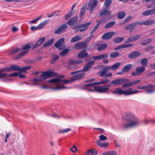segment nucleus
<instances>
[{
  "mask_svg": "<svg viewBox=\"0 0 155 155\" xmlns=\"http://www.w3.org/2000/svg\"><path fill=\"white\" fill-rule=\"evenodd\" d=\"M140 81V80H139L130 82V80L129 79L126 78H121L113 80L109 84L106 86H95L94 87V91L99 93H103L108 91L109 90L108 87L112 86V85L114 86H117L123 83H126L122 85V87H127L138 84Z\"/></svg>",
  "mask_w": 155,
  "mask_h": 155,
  "instance_id": "1",
  "label": "nucleus"
},
{
  "mask_svg": "<svg viewBox=\"0 0 155 155\" xmlns=\"http://www.w3.org/2000/svg\"><path fill=\"white\" fill-rule=\"evenodd\" d=\"M61 78H54L48 81V82L50 83V85L53 87L52 89L55 90H59L68 88L64 86L65 84H68L75 81L80 80L81 78H71V79L61 81Z\"/></svg>",
  "mask_w": 155,
  "mask_h": 155,
  "instance_id": "2",
  "label": "nucleus"
},
{
  "mask_svg": "<svg viewBox=\"0 0 155 155\" xmlns=\"http://www.w3.org/2000/svg\"><path fill=\"white\" fill-rule=\"evenodd\" d=\"M98 3V0H90L88 4L87 3L84 4L81 8L79 17L81 18L83 16L85 12L86 9L87 5V10H88L89 13H92Z\"/></svg>",
  "mask_w": 155,
  "mask_h": 155,
  "instance_id": "3",
  "label": "nucleus"
},
{
  "mask_svg": "<svg viewBox=\"0 0 155 155\" xmlns=\"http://www.w3.org/2000/svg\"><path fill=\"white\" fill-rule=\"evenodd\" d=\"M121 63L120 62H118L113 64L111 66H107L103 68L102 71H100L98 73L101 77H110L112 76V74L111 72H109L107 73V71L110 70L111 71L116 70L118 69L120 66Z\"/></svg>",
  "mask_w": 155,
  "mask_h": 155,
  "instance_id": "4",
  "label": "nucleus"
},
{
  "mask_svg": "<svg viewBox=\"0 0 155 155\" xmlns=\"http://www.w3.org/2000/svg\"><path fill=\"white\" fill-rule=\"evenodd\" d=\"M139 123L137 118L134 117L129 120L127 123L124 124L122 126L124 129H127L136 126L139 124Z\"/></svg>",
  "mask_w": 155,
  "mask_h": 155,
  "instance_id": "5",
  "label": "nucleus"
},
{
  "mask_svg": "<svg viewBox=\"0 0 155 155\" xmlns=\"http://www.w3.org/2000/svg\"><path fill=\"white\" fill-rule=\"evenodd\" d=\"M56 77V78H64L62 75H58V73L55 72L54 70L52 69L48 70L45 72H42L40 75V78H48Z\"/></svg>",
  "mask_w": 155,
  "mask_h": 155,
  "instance_id": "6",
  "label": "nucleus"
},
{
  "mask_svg": "<svg viewBox=\"0 0 155 155\" xmlns=\"http://www.w3.org/2000/svg\"><path fill=\"white\" fill-rule=\"evenodd\" d=\"M94 80V79H90L85 81V83H88L84 85L83 87H92L96 85L103 84L104 83H107L110 81L109 79H107L99 82L92 83V82Z\"/></svg>",
  "mask_w": 155,
  "mask_h": 155,
  "instance_id": "7",
  "label": "nucleus"
},
{
  "mask_svg": "<svg viewBox=\"0 0 155 155\" xmlns=\"http://www.w3.org/2000/svg\"><path fill=\"white\" fill-rule=\"evenodd\" d=\"M154 87V85L148 84L142 87L140 86H138L137 88L139 89H145L146 90V93L150 94L153 93L154 91V90L153 88Z\"/></svg>",
  "mask_w": 155,
  "mask_h": 155,
  "instance_id": "8",
  "label": "nucleus"
},
{
  "mask_svg": "<svg viewBox=\"0 0 155 155\" xmlns=\"http://www.w3.org/2000/svg\"><path fill=\"white\" fill-rule=\"evenodd\" d=\"M65 39L64 38H62L58 40L55 44L54 46L60 50H61L65 47V45L64 46L63 43Z\"/></svg>",
  "mask_w": 155,
  "mask_h": 155,
  "instance_id": "9",
  "label": "nucleus"
},
{
  "mask_svg": "<svg viewBox=\"0 0 155 155\" xmlns=\"http://www.w3.org/2000/svg\"><path fill=\"white\" fill-rule=\"evenodd\" d=\"M47 78H34L32 81H31V83H27L29 84H33L34 85H38L42 84L44 80H46Z\"/></svg>",
  "mask_w": 155,
  "mask_h": 155,
  "instance_id": "10",
  "label": "nucleus"
},
{
  "mask_svg": "<svg viewBox=\"0 0 155 155\" xmlns=\"http://www.w3.org/2000/svg\"><path fill=\"white\" fill-rule=\"evenodd\" d=\"M145 70V68L143 67H137L136 69V71L132 72L131 75L134 76L139 75L143 72Z\"/></svg>",
  "mask_w": 155,
  "mask_h": 155,
  "instance_id": "11",
  "label": "nucleus"
},
{
  "mask_svg": "<svg viewBox=\"0 0 155 155\" xmlns=\"http://www.w3.org/2000/svg\"><path fill=\"white\" fill-rule=\"evenodd\" d=\"M87 47V44L85 42H79L75 44L74 45V48L76 49H84Z\"/></svg>",
  "mask_w": 155,
  "mask_h": 155,
  "instance_id": "12",
  "label": "nucleus"
},
{
  "mask_svg": "<svg viewBox=\"0 0 155 155\" xmlns=\"http://www.w3.org/2000/svg\"><path fill=\"white\" fill-rule=\"evenodd\" d=\"M31 68L30 66H27L22 68H20V69L18 71L20 74L19 78H25V76L23 74L25 73L27 70Z\"/></svg>",
  "mask_w": 155,
  "mask_h": 155,
  "instance_id": "13",
  "label": "nucleus"
},
{
  "mask_svg": "<svg viewBox=\"0 0 155 155\" xmlns=\"http://www.w3.org/2000/svg\"><path fill=\"white\" fill-rule=\"evenodd\" d=\"M68 28V26L66 24H64L60 26L54 31L55 34H58L61 32H63Z\"/></svg>",
  "mask_w": 155,
  "mask_h": 155,
  "instance_id": "14",
  "label": "nucleus"
},
{
  "mask_svg": "<svg viewBox=\"0 0 155 155\" xmlns=\"http://www.w3.org/2000/svg\"><path fill=\"white\" fill-rule=\"evenodd\" d=\"M95 61H91L87 63L86 65H85L83 68V71L86 72L89 71L91 68L94 64Z\"/></svg>",
  "mask_w": 155,
  "mask_h": 155,
  "instance_id": "15",
  "label": "nucleus"
},
{
  "mask_svg": "<svg viewBox=\"0 0 155 155\" xmlns=\"http://www.w3.org/2000/svg\"><path fill=\"white\" fill-rule=\"evenodd\" d=\"M140 22H136L127 25L124 28L125 30H131L135 28L137 25H140Z\"/></svg>",
  "mask_w": 155,
  "mask_h": 155,
  "instance_id": "16",
  "label": "nucleus"
},
{
  "mask_svg": "<svg viewBox=\"0 0 155 155\" xmlns=\"http://www.w3.org/2000/svg\"><path fill=\"white\" fill-rule=\"evenodd\" d=\"M142 36V35L140 34H138L136 36H132L130 37L125 41V43H128L131 42L135 41L138 39L140 38V37Z\"/></svg>",
  "mask_w": 155,
  "mask_h": 155,
  "instance_id": "17",
  "label": "nucleus"
},
{
  "mask_svg": "<svg viewBox=\"0 0 155 155\" xmlns=\"http://www.w3.org/2000/svg\"><path fill=\"white\" fill-rule=\"evenodd\" d=\"M155 23V20L147 19L140 22V25H144L146 26H149L154 24Z\"/></svg>",
  "mask_w": 155,
  "mask_h": 155,
  "instance_id": "18",
  "label": "nucleus"
},
{
  "mask_svg": "<svg viewBox=\"0 0 155 155\" xmlns=\"http://www.w3.org/2000/svg\"><path fill=\"white\" fill-rule=\"evenodd\" d=\"M91 24V23L89 22L80 25L79 27L81 28L79 30V31L82 32L86 30L88 28L89 26Z\"/></svg>",
  "mask_w": 155,
  "mask_h": 155,
  "instance_id": "19",
  "label": "nucleus"
},
{
  "mask_svg": "<svg viewBox=\"0 0 155 155\" xmlns=\"http://www.w3.org/2000/svg\"><path fill=\"white\" fill-rule=\"evenodd\" d=\"M114 34L113 31L108 32L104 34L102 36V39L103 40H108L111 38Z\"/></svg>",
  "mask_w": 155,
  "mask_h": 155,
  "instance_id": "20",
  "label": "nucleus"
},
{
  "mask_svg": "<svg viewBox=\"0 0 155 155\" xmlns=\"http://www.w3.org/2000/svg\"><path fill=\"white\" fill-rule=\"evenodd\" d=\"M140 54L137 51H135L129 54L128 57L129 58L131 59H134L138 57Z\"/></svg>",
  "mask_w": 155,
  "mask_h": 155,
  "instance_id": "21",
  "label": "nucleus"
},
{
  "mask_svg": "<svg viewBox=\"0 0 155 155\" xmlns=\"http://www.w3.org/2000/svg\"><path fill=\"white\" fill-rule=\"evenodd\" d=\"M78 18V17L77 16L71 18L67 21L68 25H71L76 24V23H75Z\"/></svg>",
  "mask_w": 155,
  "mask_h": 155,
  "instance_id": "22",
  "label": "nucleus"
},
{
  "mask_svg": "<svg viewBox=\"0 0 155 155\" xmlns=\"http://www.w3.org/2000/svg\"><path fill=\"white\" fill-rule=\"evenodd\" d=\"M111 13L110 11L107 10L106 8H104L100 12L99 17H101V16L105 15L106 16H109Z\"/></svg>",
  "mask_w": 155,
  "mask_h": 155,
  "instance_id": "23",
  "label": "nucleus"
},
{
  "mask_svg": "<svg viewBox=\"0 0 155 155\" xmlns=\"http://www.w3.org/2000/svg\"><path fill=\"white\" fill-rule=\"evenodd\" d=\"M88 55V54L86 51L83 50L79 52L78 54V57L79 58H84Z\"/></svg>",
  "mask_w": 155,
  "mask_h": 155,
  "instance_id": "24",
  "label": "nucleus"
},
{
  "mask_svg": "<svg viewBox=\"0 0 155 155\" xmlns=\"http://www.w3.org/2000/svg\"><path fill=\"white\" fill-rule=\"evenodd\" d=\"M142 14L144 16H149L155 14V10L151 9L147 10L142 13Z\"/></svg>",
  "mask_w": 155,
  "mask_h": 155,
  "instance_id": "25",
  "label": "nucleus"
},
{
  "mask_svg": "<svg viewBox=\"0 0 155 155\" xmlns=\"http://www.w3.org/2000/svg\"><path fill=\"white\" fill-rule=\"evenodd\" d=\"M45 40V38L43 37L41 38L38 40L36 44L34 45V47L32 48V49H34L37 48L40 45L42 44Z\"/></svg>",
  "mask_w": 155,
  "mask_h": 155,
  "instance_id": "26",
  "label": "nucleus"
},
{
  "mask_svg": "<svg viewBox=\"0 0 155 155\" xmlns=\"http://www.w3.org/2000/svg\"><path fill=\"white\" fill-rule=\"evenodd\" d=\"M97 146L99 147L104 148H107L108 147L109 143H102L100 140H97L96 142Z\"/></svg>",
  "mask_w": 155,
  "mask_h": 155,
  "instance_id": "27",
  "label": "nucleus"
},
{
  "mask_svg": "<svg viewBox=\"0 0 155 155\" xmlns=\"http://www.w3.org/2000/svg\"><path fill=\"white\" fill-rule=\"evenodd\" d=\"M9 70L7 68L1 69L0 70V77H7L8 74L6 73Z\"/></svg>",
  "mask_w": 155,
  "mask_h": 155,
  "instance_id": "28",
  "label": "nucleus"
},
{
  "mask_svg": "<svg viewBox=\"0 0 155 155\" xmlns=\"http://www.w3.org/2000/svg\"><path fill=\"white\" fill-rule=\"evenodd\" d=\"M132 67V65L131 64H129L124 66L123 68L122 69L123 71H124L125 73L127 72L131 69Z\"/></svg>",
  "mask_w": 155,
  "mask_h": 155,
  "instance_id": "29",
  "label": "nucleus"
},
{
  "mask_svg": "<svg viewBox=\"0 0 155 155\" xmlns=\"http://www.w3.org/2000/svg\"><path fill=\"white\" fill-rule=\"evenodd\" d=\"M92 153L96 155L97 153V150L94 148H92L87 150L85 153V155H87L89 154Z\"/></svg>",
  "mask_w": 155,
  "mask_h": 155,
  "instance_id": "30",
  "label": "nucleus"
},
{
  "mask_svg": "<svg viewBox=\"0 0 155 155\" xmlns=\"http://www.w3.org/2000/svg\"><path fill=\"white\" fill-rule=\"evenodd\" d=\"M107 18H103L97 21V24L96 25L94 28L97 29L99 27V26L101 23H103L107 21Z\"/></svg>",
  "mask_w": 155,
  "mask_h": 155,
  "instance_id": "31",
  "label": "nucleus"
},
{
  "mask_svg": "<svg viewBox=\"0 0 155 155\" xmlns=\"http://www.w3.org/2000/svg\"><path fill=\"white\" fill-rule=\"evenodd\" d=\"M54 40L55 39L54 38H52L50 39L43 45V47L45 48L51 45Z\"/></svg>",
  "mask_w": 155,
  "mask_h": 155,
  "instance_id": "32",
  "label": "nucleus"
},
{
  "mask_svg": "<svg viewBox=\"0 0 155 155\" xmlns=\"http://www.w3.org/2000/svg\"><path fill=\"white\" fill-rule=\"evenodd\" d=\"M132 16L130 15L125 18L122 22L119 24L120 25H125L126 23L130 21L132 19Z\"/></svg>",
  "mask_w": 155,
  "mask_h": 155,
  "instance_id": "33",
  "label": "nucleus"
},
{
  "mask_svg": "<svg viewBox=\"0 0 155 155\" xmlns=\"http://www.w3.org/2000/svg\"><path fill=\"white\" fill-rule=\"evenodd\" d=\"M9 70H8V72H9L11 70H12L13 71H18L20 69V68L19 66L16 65H13L11 66L10 68H7Z\"/></svg>",
  "mask_w": 155,
  "mask_h": 155,
  "instance_id": "34",
  "label": "nucleus"
},
{
  "mask_svg": "<svg viewBox=\"0 0 155 155\" xmlns=\"http://www.w3.org/2000/svg\"><path fill=\"white\" fill-rule=\"evenodd\" d=\"M152 41V39L148 38L142 41L140 43V44L143 46H146L150 43Z\"/></svg>",
  "mask_w": 155,
  "mask_h": 155,
  "instance_id": "35",
  "label": "nucleus"
},
{
  "mask_svg": "<svg viewBox=\"0 0 155 155\" xmlns=\"http://www.w3.org/2000/svg\"><path fill=\"white\" fill-rule=\"evenodd\" d=\"M107 46V44H103L98 46L97 50L99 51H101L104 50Z\"/></svg>",
  "mask_w": 155,
  "mask_h": 155,
  "instance_id": "36",
  "label": "nucleus"
},
{
  "mask_svg": "<svg viewBox=\"0 0 155 155\" xmlns=\"http://www.w3.org/2000/svg\"><path fill=\"white\" fill-rule=\"evenodd\" d=\"M75 12H72L71 11H69L67 14L64 17V20H66L71 17L74 13Z\"/></svg>",
  "mask_w": 155,
  "mask_h": 155,
  "instance_id": "37",
  "label": "nucleus"
},
{
  "mask_svg": "<svg viewBox=\"0 0 155 155\" xmlns=\"http://www.w3.org/2000/svg\"><path fill=\"white\" fill-rule=\"evenodd\" d=\"M28 51H24L22 52L21 53L18 54L16 57L15 58V59H20L23 56H24L27 53Z\"/></svg>",
  "mask_w": 155,
  "mask_h": 155,
  "instance_id": "38",
  "label": "nucleus"
},
{
  "mask_svg": "<svg viewBox=\"0 0 155 155\" xmlns=\"http://www.w3.org/2000/svg\"><path fill=\"white\" fill-rule=\"evenodd\" d=\"M82 38L80 37L79 35H77L71 39V42L72 43H74L80 40Z\"/></svg>",
  "mask_w": 155,
  "mask_h": 155,
  "instance_id": "39",
  "label": "nucleus"
},
{
  "mask_svg": "<svg viewBox=\"0 0 155 155\" xmlns=\"http://www.w3.org/2000/svg\"><path fill=\"white\" fill-rule=\"evenodd\" d=\"M49 21V20H45L41 22L38 25V27L39 30L41 29L42 28L46 25Z\"/></svg>",
  "mask_w": 155,
  "mask_h": 155,
  "instance_id": "40",
  "label": "nucleus"
},
{
  "mask_svg": "<svg viewBox=\"0 0 155 155\" xmlns=\"http://www.w3.org/2000/svg\"><path fill=\"white\" fill-rule=\"evenodd\" d=\"M120 55V53L117 51H114L111 53L110 56V58H116L118 57Z\"/></svg>",
  "mask_w": 155,
  "mask_h": 155,
  "instance_id": "41",
  "label": "nucleus"
},
{
  "mask_svg": "<svg viewBox=\"0 0 155 155\" xmlns=\"http://www.w3.org/2000/svg\"><path fill=\"white\" fill-rule=\"evenodd\" d=\"M69 51L68 49H65L60 52L59 53V55L62 57H64L67 55Z\"/></svg>",
  "mask_w": 155,
  "mask_h": 155,
  "instance_id": "42",
  "label": "nucleus"
},
{
  "mask_svg": "<svg viewBox=\"0 0 155 155\" xmlns=\"http://www.w3.org/2000/svg\"><path fill=\"white\" fill-rule=\"evenodd\" d=\"M116 23V22L115 21H110L107 24L104 28L106 29L110 28L115 25Z\"/></svg>",
  "mask_w": 155,
  "mask_h": 155,
  "instance_id": "43",
  "label": "nucleus"
},
{
  "mask_svg": "<svg viewBox=\"0 0 155 155\" xmlns=\"http://www.w3.org/2000/svg\"><path fill=\"white\" fill-rule=\"evenodd\" d=\"M124 39V38L122 37H117L114 38L113 40V41L115 43H118L122 41Z\"/></svg>",
  "mask_w": 155,
  "mask_h": 155,
  "instance_id": "44",
  "label": "nucleus"
},
{
  "mask_svg": "<svg viewBox=\"0 0 155 155\" xmlns=\"http://www.w3.org/2000/svg\"><path fill=\"white\" fill-rule=\"evenodd\" d=\"M126 15L125 13L123 12H120L118 13L117 17L119 19H121L124 18Z\"/></svg>",
  "mask_w": 155,
  "mask_h": 155,
  "instance_id": "45",
  "label": "nucleus"
},
{
  "mask_svg": "<svg viewBox=\"0 0 155 155\" xmlns=\"http://www.w3.org/2000/svg\"><path fill=\"white\" fill-rule=\"evenodd\" d=\"M140 62L142 66H146L148 64V60L147 58H143L141 60Z\"/></svg>",
  "mask_w": 155,
  "mask_h": 155,
  "instance_id": "46",
  "label": "nucleus"
},
{
  "mask_svg": "<svg viewBox=\"0 0 155 155\" xmlns=\"http://www.w3.org/2000/svg\"><path fill=\"white\" fill-rule=\"evenodd\" d=\"M123 90L119 88H117L113 92L114 94H122Z\"/></svg>",
  "mask_w": 155,
  "mask_h": 155,
  "instance_id": "47",
  "label": "nucleus"
},
{
  "mask_svg": "<svg viewBox=\"0 0 155 155\" xmlns=\"http://www.w3.org/2000/svg\"><path fill=\"white\" fill-rule=\"evenodd\" d=\"M71 130V129L69 128H68L64 130H59L58 132L59 134H64L68 132Z\"/></svg>",
  "mask_w": 155,
  "mask_h": 155,
  "instance_id": "48",
  "label": "nucleus"
},
{
  "mask_svg": "<svg viewBox=\"0 0 155 155\" xmlns=\"http://www.w3.org/2000/svg\"><path fill=\"white\" fill-rule=\"evenodd\" d=\"M59 58L58 55H54L53 56V57L52 59V60L50 62L51 64H53L54 62L57 60Z\"/></svg>",
  "mask_w": 155,
  "mask_h": 155,
  "instance_id": "49",
  "label": "nucleus"
},
{
  "mask_svg": "<svg viewBox=\"0 0 155 155\" xmlns=\"http://www.w3.org/2000/svg\"><path fill=\"white\" fill-rule=\"evenodd\" d=\"M111 0H105L104 3L105 7L107 8L111 4Z\"/></svg>",
  "mask_w": 155,
  "mask_h": 155,
  "instance_id": "50",
  "label": "nucleus"
},
{
  "mask_svg": "<svg viewBox=\"0 0 155 155\" xmlns=\"http://www.w3.org/2000/svg\"><path fill=\"white\" fill-rule=\"evenodd\" d=\"M21 50L18 48H16L13 49L9 53L10 55H12L17 53L19 52Z\"/></svg>",
  "mask_w": 155,
  "mask_h": 155,
  "instance_id": "51",
  "label": "nucleus"
},
{
  "mask_svg": "<svg viewBox=\"0 0 155 155\" xmlns=\"http://www.w3.org/2000/svg\"><path fill=\"white\" fill-rule=\"evenodd\" d=\"M132 90V88H131L128 90H126L123 91L122 94H124L125 95H130V91Z\"/></svg>",
  "mask_w": 155,
  "mask_h": 155,
  "instance_id": "52",
  "label": "nucleus"
},
{
  "mask_svg": "<svg viewBox=\"0 0 155 155\" xmlns=\"http://www.w3.org/2000/svg\"><path fill=\"white\" fill-rule=\"evenodd\" d=\"M20 74L18 72H14L11 74H8L7 77H19Z\"/></svg>",
  "mask_w": 155,
  "mask_h": 155,
  "instance_id": "53",
  "label": "nucleus"
},
{
  "mask_svg": "<svg viewBox=\"0 0 155 155\" xmlns=\"http://www.w3.org/2000/svg\"><path fill=\"white\" fill-rule=\"evenodd\" d=\"M0 80L6 82H10L13 80V78H0Z\"/></svg>",
  "mask_w": 155,
  "mask_h": 155,
  "instance_id": "54",
  "label": "nucleus"
},
{
  "mask_svg": "<svg viewBox=\"0 0 155 155\" xmlns=\"http://www.w3.org/2000/svg\"><path fill=\"white\" fill-rule=\"evenodd\" d=\"M60 11H59L58 12L56 11L55 12L52 13L51 14H47V16L48 17L51 18L54 15H55L56 13L58 12L57 14L55 15V16H58L59 15V13L60 12Z\"/></svg>",
  "mask_w": 155,
  "mask_h": 155,
  "instance_id": "55",
  "label": "nucleus"
},
{
  "mask_svg": "<svg viewBox=\"0 0 155 155\" xmlns=\"http://www.w3.org/2000/svg\"><path fill=\"white\" fill-rule=\"evenodd\" d=\"M144 123L146 124H147L149 123H151L153 122H154L155 123V120L154 119H148V120H145L144 121Z\"/></svg>",
  "mask_w": 155,
  "mask_h": 155,
  "instance_id": "56",
  "label": "nucleus"
},
{
  "mask_svg": "<svg viewBox=\"0 0 155 155\" xmlns=\"http://www.w3.org/2000/svg\"><path fill=\"white\" fill-rule=\"evenodd\" d=\"M31 45L29 43H28L26 44L21 49L22 50H26L28 49L31 48Z\"/></svg>",
  "mask_w": 155,
  "mask_h": 155,
  "instance_id": "57",
  "label": "nucleus"
},
{
  "mask_svg": "<svg viewBox=\"0 0 155 155\" xmlns=\"http://www.w3.org/2000/svg\"><path fill=\"white\" fill-rule=\"evenodd\" d=\"M41 17H38L37 19H34V20L30 21H29V23L30 24H34L35 23L36 21L39 20L41 17Z\"/></svg>",
  "mask_w": 155,
  "mask_h": 155,
  "instance_id": "58",
  "label": "nucleus"
},
{
  "mask_svg": "<svg viewBox=\"0 0 155 155\" xmlns=\"http://www.w3.org/2000/svg\"><path fill=\"white\" fill-rule=\"evenodd\" d=\"M153 48V47L150 45L146 47L145 49L146 51H148Z\"/></svg>",
  "mask_w": 155,
  "mask_h": 155,
  "instance_id": "59",
  "label": "nucleus"
},
{
  "mask_svg": "<svg viewBox=\"0 0 155 155\" xmlns=\"http://www.w3.org/2000/svg\"><path fill=\"white\" fill-rule=\"evenodd\" d=\"M100 140L101 141H103L104 140H106L107 139V137L103 135H100L99 137Z\"/></svg>",
  "mask_w": 155,
  "mask_h": 155,
  "instance_id": "60",
  "label": "nucleus"
},
{
  "mask_svg": "<svg viewBox=\"0 0 155 155\" xmlns=\"http://www.w3.org/2000/svg\"><path fill=\"white\" fill-rule=\"evenodd\" d=\"M73 148L70 149V150L73 153H75L77 150V148L76 146L73 145Z\"/></svg>",
  "mask_w": 155,
  "mask_h": 155,
  "instance_id": "61",
  "label": "nucleus"
},
{
  "mask_svg": "<svg viewBox=\"0 0 155 155\" xmlns=\"http://www.w3.org/2000/svg\"><path fill=\"white\" fill-rule=\"evenodd\" d=\"M48 115L49 116L52 117H56L58 118H59L60 117V116H59L57 114L55 113H54L52 114H48Z\"/></svg>",
  "mask_w": 155,
  "mask_h": 155,
  "instance_id": "62",
  "label": "nucleus"
},
{
  "mask_svg": "<svg viewBox=\"0 0 155 155\" xmlns=\"http://www.w3.org/2000/svg\"><path fill=\"white\" fill-rule=\"evenodd\" d=\"M94 35H92L90 36L89 37H87L85 40L86 42H89L92 38L94 37Z\"/></svg>",
  "mask_w": 155,
  "mask_h": 155,
  "instance_id": "63",
  "label": "nucleus"
},
{
  "mask_svg": "<svg viewBox=\"0 0 155 155\" xmlns=\"http://www.w3.org/2000/svg\"><path fill=\"white\" fill-rule=\"evenodd\" d=\"M108 155H116V152L114 151H108Z\"/></svg>",
  "mask_w": 155,
  "mask_h": 155,
  "instance_id": "64",
  "label": "nucleus"
}]
</instances>
